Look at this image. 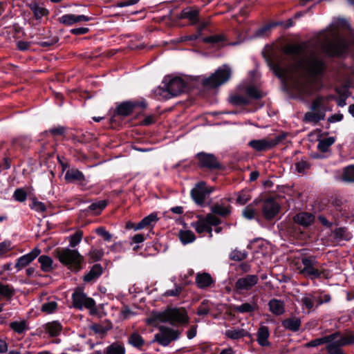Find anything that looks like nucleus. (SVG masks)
Listing matches in <instances>:
<instances>
[{"instance_id":"nucleus-26","label":"nucleus","mask_w":354,"mask_h":354,"mask_svg":"<svg viewBox=\"0 0 354 354\" xmlns=\"http://www.w3.org/2000/svg\"><path fill=\"white\" fill-rule=\"evenodd\" d=\"M268 306L271 313L275 315H281L285 312L284 303L279 299H271L268 303Z\"/></svg>"},{"instance_id":"nucleus-30","label":"nucleus","mask_w":354,"mask_h":354,"mask_svg":"<svg viewBox=\"0 0 354 354\" xmlns=\"http://www.w3.org/2000/svg\"><path fill=\"white\" fill-rule=\"evenodd\" d=\"M15 293V288L9 284H5L0 281V298L6 300L10 299Z\"/></svg>"},{"instance_id":"nucleus-40","label":"nucleus","mask_w":354,"mask_h":354,"mask_svg":"<svg viewBox=\"0 0 354 354\" xmlns=\"http://www.w3.org/2000/svg\"><path fill=\"white\" fill-rule=\"evenodd\" d=\"M342 179L345 182H354V165H349L344 169Z\"/></svg>"},{"instance_id":"nucleus-3","label":"nucleus","mask_w":354,"mask_h":354,"mask_svg":"<svg viewBox=\"0 0 354 354\" xmlns=\"http://www.w3.org/2000/svg\"><path fill=\"white\" fill-rule=\"evenodd\" d=\"M156 320L168 322L172 326H180L188 323L189 317L183 308H169L155 315Z\"/></svg>"},{"instance_id":"nucleus-44","label":"nucleus","mask_w":354,"mask_h":354,"mask_svg":"<svg viewBox=\"0 0 354 354\" xmlns=\"http://www.w3.org/2000/svg\"><path fill=\"white\" fill-rule=\"evenodd\" d=\"M245 93L248 98L260 99L263 96L261 92L253 86H248L245 89Z\"/></svg>"},{"instance_id":"nucleus-35","label":"nucleus","mask_w":354,"mask_h":354,"mask_svg":"<svg viewBox=\"0 0 354 354\" xmlns=\"http://www.w3.org/2000/svg\"><path fill=\"white\" fill-rule=\"evenodd\" d=\"M45 329L50 336L55 337L59 335L62 326L57 322H49L46 324Z\"/></svg>"},{"instance_id":"nucleus-37","label":"nucleus","mask_w":354,"mask_h":354,"mask_svg":"<svg viewBox=\"0 0 354 354\" xmlns=\"http://www.w3.org/2000/svg\"><path fill=\"white\" fill-rule=\"evenodd\" d=\"M211 211L214 214L225 216L230 213V207L222 204H214L211 207Z\"/></svg>"},{"instance_id":"nucleus-59","label":"nucleus","mask_w":354,"mask_h":354,"mask_svg":"<svg viewBox=\"0 0 354 354\" xmlns=\"http://www.w3.org/2000/svg\"><path fill=\"white\" fill-rule=\"evenodd\" d=\"M182 289L183 288L180 286L175 285V288L174 289L167 290L165 292L163 295L165 297H177L182 292Z\"/></svg>"},{"instance_id":"nucleus-9","label":"nucleus","mask_w":354,"mask_h":354,"mask_svg":"<svg viewBox=\"0 0 354 354\" xmlns=\"http://www.w3.org/2000/svg\"><path fill=\"white\" fill-rule=\"evenodd\" d=\"M196 158L200 167L209 170L220 169L223 167L214 154L200 152L196 154Z\"/></svg>"},{"instance_id":"nucleus-28","label":"nucleus","mask_w":354,"mask_h":354,"mask_svg":"<svg viewBox=\"0 0 354 354\" xmlns=\"http://www.w3.org/2000/svg\"><path fill=\"white\" fill-rule=\"evenodd\" d=\"M102 274V267L100 264H95L91 270L84 275V281L91 282L97 279Z\"/></svg>"},{"instance_id":"nucleus-39","label":"nucleus","mask_w":354,"mask_h":354,"mask_svg":"<svg viewBox=\"0 0 354 354\" xmlns=\"http://www.w3.org/2000/svg\"><path fill=\"white\" fill-rule=\"evenodd\" d=\"M158 220L157 215L155 214H151L149 216L145 217L142 219L136 225L135 230H140L147 226L151 225L152 222L156 221Z\"/></svg>"},{"instance_id":"nucleus-4","label":"nucleus","mask_w":354,"mask_h":354,"mask_svg":"<svg viewBox=\"0 0 354 354\" xmlns=\"http://www.w3.org/2000/svg\"><path fill=\"white\" fill-rule=\"evenodd\" d=\"M57 257L59 261L66 266L71 270L78 272L82 269V263L84 261V257L77 250L69 248L62 249L57 251Z\"/></svg>"},{"instance_id":"nucleus-46","label":"nucleus","mask_w":354,"mask_h":354,"mask_svg":"<svg viewBox=\"0 0 354 354\" xmlns=\"http://www.w3.org/2000/svg\"><path fill=\"white\" fill-rule=\"evenodd\" d=\"M251 199L249 191L242 190L238 193L236 203L240 205H244Z\"/></svg>"},{"instance_id":"nucleus-63","label":"nucleus","mask_w":354,"mask_h":354,"mask_svg":"<svg viewBox=\"0 0 354 354\" xmlns=\"http://www.w3.org/2000/svg\"><path fill=\"white\" fill-rule=\"evenodd\" d=\"M295 167L298 173H304L309 167V165L306 161L301 160L296 163Z\"/></svg>"},{"instance_id":"nucleus-23","label":"nucleus","mask_w":354,"mask_h":354,"mask_svg":"<svg viewBox=\"0 0 354 354\" xmlns=\"http://www.w3.org/2000/svg\"><path fill=\"white\" fill-rule=\"evenodd\" d=\"M128 343L133 347L142 350L145 345V340L139 333L133 332L129 335Z\"/></svg>"},{"instance_id":"nucleus-16","label":"nucleus","mask_w":354,"mask_h":354,"mask_svg":"<svg viewBox=\"0 0 354 354\" xmlns=\"http://www.w3.org/2000/svg\"><path fill=\"white\" fill-rule=\"evenodd\" d=\"M137 106H140L145 108L146 106V103L145 102H142L140 103L133 102H124L118 106L117 113L121 116H128L131 114L133 109Z\"/></svg>"},{"instance_id":"nucleus-29","label":"nucleus","mask_w":354,"mask_h":354,"mask_svg":"<svg viewBox=\"0 0 354 354\" xmlns=\"http://www.w3.org/2000/svg\"><path fill=\"white\" fill-rule=\"evenodd\" d=\"M224 335L227 338L236 340L248 335V332L243 328H232L226 330Z\"/></svg>"},{"instance_id":"nucleus-18","label":"nucleus","mask_w":354,"mask_h":354,"mask_svg":"<svg viewBox=\"0 0 354 354\" xmlns=\"http://www.w3.org/2000/svg\"><path fill=\"white\" fill-rule=\"evenodd\" d=\"M328 132L322 133L317 137V149L319 151L325 153L328 151L330 147L335 142L336 138L330 136L328 138H322L323 136H327Z\"/></svg>"},{"instance_id":"nucleus-11","label":"nucleus","mask_w":354,"mask_h":354,"mask_svg":"<svg viewBox=\"0 0 354 354\" xmlns=\"http://www.w3.org/2000/svg\"><path fill=\"white\" fill-rule=\"evenodd\" d=\"M73 306L78 309L83 307L92 309L95 306L93 299L88 297L86 295L82 290H75L72 295Z\"/></svg>"},{"instance_id":"nucleus-48","label":"nucleus","mask_w":354,"mask_h":354,"mask_svg":"<svg viewBox=\"0 0 354 354\" xmlns=\"http://www.w3.org/2000/svg\"><path fill=\"white\" fill-rule=\"evenodd\" d=\"M206 225L207 222L205 221V220L201 219L196 222L192 223L191 226L195 229L196 232H198V234H201L205 232V230H207Z\"/></svg>"},{"instance_id":"nucleus-24","label":"nucleus","mask_w":354,"mask_h":354,"mask_svg":"<svg viewBox=\"0 0 354 354\" xmlns=\"http://www.w3.org/2000/svg\"><path fill=\"white\" fill-rule=\"evenodd\" d=\"M28 6L37 20L49 14V11L46 8L35 1L30 3Z\"/></svg>"},{"instance_id":"nucleus-50","label":"nucleus","mask_w":354,"mask_h":354,"mask_svg":"<svg viewBox=\"0 0 354 354\" xmlns=\"http://www.w3.org/2000/svg\"><path fill=\"white\" fill-rule=\"evenodd\" d=\"M341 344L342 343H340L338 339L328 344V346H326V349L328 354H333L342 351L341 347L343 346V345H342Z\"/></svg>"},{"instance_id":"nucleus-57","label":"nucleus","mask_w":354,"mask_h":354,"mask_svg":"<svg viewBox=\"0 0 354 354\" xmlns=\"http://www.w3.org/2000/svg\"><path fill=\"white\" fill-rule=\"evenodd\" d=\"M104 250L102 249L91 248L89 252V257L93 261H99L104 256Z\"/></svg>"},{"instance_id":"nucleus-51","label":"nucleus","mask_w":354,"mask_h":354,"mask_svg":"<svg viewBox=\"0 0 354 354\" xmlns=\"http://www.w3.org/2000/svg\"><path fill=\"white\" fill-rule=\"evenodd\" d=\"M247 257V252L244 251H240L238 250H233L230 254V258L233 261H241Z\"/></svg>"},{"instance_id":"nucleus-12","label":"nucleus","mask_w":354,"mask_h":354,"mask_svg":"<svg viewBox=\"0 0 354 354\" xmlns=\"http://www.w3.org/2000/svg\"><path fill=\"white\" fill-rule=\"evenodd\" d=\"M163 83L165 91L172 97L182 93L186 87V83L180 77H174L168 82L165 78Z\"/></svg>"},{"instance_id":"nucleus-5","label":"nucleus","mask_w":354,"mask_h":354,"mask_svg":"<svg viewBox=\"0 0 354 354\" xmlns=\"http://www.w3.org/2000/svg\"><path fill=\"white\" fill-rule=\"evenodd\" d=\"M232 70L227 65H223L219 67L209 77L203 81V84L212 88L220 86L226 83L231 77Z\"/></svg>"},{"instance_id":"nucleus-41","label":"nucleus","mask_w":354,"mask_h":354,"mask_svg":"<svg viewBox=\"0 0 354 354\" xmlns=\"http://www.w3.org/2000/svg\"><path fill=\"white\" fill-rule=\"evenodd\" d=\"M105 354H125V348L123 346L113 343L109 346L104 352Z\"/></svg>"},{"instance_id":"nucleus-10","label":"nucleus","mask_w":354,"mask_h":354,"mask_svg":"<svg viewBox=\"0 0 354 354\" xmlns=\"http://www.w3.org/2000/svg\"><path fill=\"white\" fill-rule=\"evenodd\" d=\"M213 191L212 187H207L203 181L199 182L191 190V196L196 203L203 205L207 195Z\"/></svg>"},{"instance_id":"nucleus-43","label":"nucleus","mask_w":354,"mask_h":354,"mask_svg":"<svg viewBox=\"0 0 354 354\" xmlns=\"http://www.w3.org/2000/svg\"><path fill=\"white\" fill-rule=\"evenodd\" d=\"M107 205V202L105 200L98 201L91 204L88 209L93 211L95 214H100L102 209H104Z\"/></svg>"},{"instance_id":"nucleus-17","label":"nucleus","mask_w":354,"mask_h":354,"mask_svg":"<svg viewBox=\"0 0 354 354\" xmlns=\"http://www.w3.org/2000/svg\"><path fill=\"white\" fill-rule=\"evenodd\" d=\"M91 19V18L84 15L66 14L59 17V21L64 25L71 26L81 21H88Z\"/></svg>"},{"instance_id":"nucleus-52","label":"nucleus","mask_w":354,"mask_h":354,"mask_svg":"<svg viewBox=\"0 0 354 354\" xmlns=\"http://www.w3.org/2000/svg\"><path fill=\"white\" fill-rule=\"evenodd\" d=\"M83 236V232L80 230L77 231L74 234H73L70 238V245L72 248H75L76 245H77Z\"/></svg>"},{"instance_id":"nucleus-36","label":"nucleus","mask_w":354,"mask_h":354,"mask_svg":"<svg viewBox=\"0 0 354 354\" xmlns=\"http://www.w3.org/2000/svg\"><path fill=\"white\" fill-rule=\"evenodd\" d=\"M257 308L256 304L244 303L239 306H234L233 310L239 313H252Z\"/></svg>"},{"instance_id":"nucleus-1","label":"nucleus","mask_w":354,"mask_h":354,"mask_svg":"<svg viewBox=\"0 0 354 354\" xmlns=\"http://www.w3.org/2000/svg\"><path fill=\"white\" fill-rule=\"evenodd\" d=\"M307 47L306 43L288 44L284 47L283 52L286 55H291L297 59H301L297 64L283 66L271 58L267 59L268 64L275 75L285 81L293 80L295 73L300 67L313 78L321 76L326 68L325 62L314 54L307 57Z\"/></svg>"},{"instance_id":"nucleus-25","label":"nucleus","mask_w":354,"mask_h":354,"mask_svg":"<svg viewBox=\"0 0 354 354\" xmlns=\"http://www.w3.org/2000/svg\"><path fill=\"white\" fill-rule=\"evenodd\" d=\"M257 342L261 346H268L270 345L268 337L270 336L269 329L266 326H261L257 331Z\"/></svg>"},{"instance_id":"nucleus-6","label":"nucleus","mask_w":354,"mask_h":354,"mask_svg":"<svg viewBox=\"0 0 354 354\" xmlns=\"http://www.w3.org/2000/svg\"><path fill=\"white\" fill-rule=\"evenodd\" d=\"M333 41H327L322 44V49L328 56H339L344 54L348 48V42L339 35H333Z\"/></svg>"},{"instance_id":"nucleus-62","label":"nucleus","mask_w":354,"mask_h":354,"mask_svg":"<svg viewBox=\"0 0 354 354\" xmlns=\"http://www.w3.org/2000/svg\"><path fill=\"white\" fill-rule=\"evenodd\" d=\"M205 220L207 222V223L211 225L216 226L221 223L220 218H218L216 216L212 214H208L206 216Z\"/></svg>"},{"instance_id":"nucleus-58","label":"nucleus","mask_w":354,"mask_h":354,"mask_svg":"<svg viewBox=\"0 0 354 354\" xmlns=\"http://www.w3.org/2000/svg\"><path fill=\"white\" fill-rule=\"evenodd\" d=\"M257 215V212L254 209H253L251 205H248L243 210V216L249 220H252L255 218V216Z\"/></svg>"},{"instance_id":"nucleus-15","label":"nucleus","mask_w":354,"mask_h":354,"mask_svg":"<svg viewBox=\"0 0 354 354\" xmlns=\"http://www.w3.org/2000/svg\"><path fill=\"white\" fill-rule=\"evenodd\" d=\"M40 254V250L37 248H34L29 253L20 257L15 264V268L18 270H21L27 266L34 259H35Z\"/></svg>"},{"instance_id":"nucleus-64","label":"nucleus","mask_w":354,"mask_h":354,"mask_svg":"<svg viewBox=\"0 0 354 354\" xmlns=\"http://www.w3.org/2000/svg\"><path fill=\"white\" fill-rule=\"evenodd\" d=\"M338 340L343 346L354 344V335H348L346 337H340Z\"/></svg>"},{"instance_id":"nucleus-14","label":"nucleus","mask_w":354,"mask_h":354,"mask_svg":"<svg viewBox=\"0 0 354 354\" xmlns=\"http://www.w3.org/2000/svg\"><path fill=\"white\" fill-rule=\"evenodd\" d=\"M259 281V277L256 274H248L239 278L235 283V288L238 290H250Z\"/></svg>"},{"instance_id":"nucleus-56","label":"nucleus","mask_w":354,"mask_h":354,"mask_svg":"<svg viewBox=\"0 0 354 354\" xmlns=\"http://www.w3.org/2000/svg\"><path fill=\"white\" fill-rule=\"evenodd\" d=\"M315 297L311 295H308L301 299V304L307 309L310 310L314 306Z\"/></svg>"},{"instance_id":"nucleus-32","label":"nucleus","mask_w":354,"mask_h":354,"mask_svg":"<svg viewBox=\"0 0 354 354\" xmlns=\"http://www.w3.org/2000/svg\"><path fill=\"white\" fill-rule=\"evenodd\" d=\"M180 242L183 245H187L194 242L196 239L195 234L191 230H180L178 235Z\"/></svg>"},{"instance_id":"nucleus-22","label":"nucleus","mask_w":354,"mask_h":354,"mask_svg":"<svg viewBox=\"0 0 354 354\" xmlns=\"http://www.w3.org/2000/svg\"><path fill=\"white\" fill-rule=\"evenodd\" d=\"M213 282L211 275L207 272L198 273L196 276V283L199 288H208Z\"/></svg>"},{"instance_id":"nucleus-8","label":"nucleus","mask_w":354,"mask_h":354,"mask_svg":"<svg viewBox=\"0 0 354 354\" xmlns=\"http://www.w3.org/2000/svg\"><path fill=\"white\" fill-rule=\"evenodd\" d=\"M284 138V135H279L274 138H266L260 140H252L249 142L248 145L257 151H263L277 145Z\"/></svg>"},{"instance_id":"nucleus-7","label":"nucleus","mask_w":354,"mask_h":354,"mask_svg":"<svg viewBox=\"0 0 354 354\" xmlns=\"http://www.w3.org/2000/svg\"><path fill=\"white\" fill-rule=\"evenodd\" d=\"M158 329L159 332L155 335L153 342H157L163 346H168L172 341L178 339L180 337V332L171 328L160 326Z\"/></svg>"},{"instance_id":"nucleus-47","label":"nucleus","mask_w":354,"mask_h":354,"mask_svg":"<svg viewBox=\"0 0 354 354\" xmlns=\"http://www.w3.org/2000/svg\"><path fill=\"white\" fill-rule=\"evenodd\" d=\"M57 307V302L54 301H48L42 304L41 311L46 314H50L55 311Z\"/></svg>"},{"instance_id":"nucleus-27","label":"nucleus","mask_w":354,"mask_h":354,"mask_svg":"<svg viewBox=\"0 0 354 354\" xmlns=\"http://www.w3.org/2000/svg\"><path fill=\"white\" fill-rule=\"evenodd\" d=\"M301 324L300 319L296 317L286 319L282 322V326L285 328L293 332H297L299 330Z\"/></svg>"},{"instance_id":"nucleus-33","label":"nucleus","mask_w":354,"mask_h":354,"mask_svg":"<svg viewBox=\"0 0 354 354\" xmlns=\"http://www.w3.org/2000/svg\"><path fill=\"white\" fill-rule=\"evenodd\" d=\"M65 179L68 182L84 181V176L80 171L77 169H69L65 174Z\"/></svg>"},{"instance_id":"nucleus-20","label":"nucleus","mask_w":354,"mask_h":354,"mask_svg":"<svg viewBox=\"0 0 354 354\" xmlns=\"http://www.w3.org/2000/svg\"><path fill=\"white\" fill-rule=\"evenodd\" d=\"M293 220L303 227H308L313 223L315 216L309 212H299L294 216Z\"/></svg>"},{"instance_id":"nucleus-13","label":"nucleus","mask_w":354,"mask_h":354,"mask_svg":"<svg viewBox=\"0 0 354 354\" xmlns=\"http://www.w3.org/2000/svg\"><path fill=\"white\" fill-rule=\"evenodd\" d=\"M280 209L279 204L272 198L265 200L262 205V213L267 220L273 218Z\"/></svg>"},{"instance_id":"nucleus-53","label":"nucleus","mask_w":354,"mask_h":354,"mask_svg":"<svg viewBox=\"0 0 354 354\" xmlns=\"http://www.w3.org/2000/svg\"><path fill=\"white\" fill-rule=\"evenodd\" d=\"M13 198L19 202H24L27 198V192L22 188L17 189L14 194Z\"/></svg>"},{"instance_id":"nucleus-55","label":"nucleus","mask_w":354,"mask_h":354,"mask_svg":"<svg viewBox=\"0 0 354 354\" xmlns=\"http://www.w3.org/2000/svg\"><path fill=\"white\" fill-rule=\"evenodd\" d=\"M211 308L208 305L207 301H203L197 309V315L199 316H205L209 313Z\"/></svg>"},{"instance_id":"nucleus-19","label":"nucleus","mask_w":354,"mask_h":354,"mask_svg":"<svg viewBox=\"0 0 354 354\" xmlns=\"http://www.w3.org/2000/svg\"><path fill=\"white\" fill-rule=\"evenodd\" d=\"M325 110L310 111L305 113L304 121L307 123L317 124L325 118Z\"/></svg>"},{"instance_id":"nucleus-42","label":"nucleus","mask_w":354,"mask_h":354,"mask_svg":"<svg viewBox=\"0 0 354 354\" xmlns=\"http://www.w3.org/2000/svg\"><path fill=\"white\" fill-rule=\"evenodd\" d=\"M10 327L16 333L19 334L23 333L28 330L26 323L25 321L13 322L10 324Z\"/></svg>"},{"instance_id":"nucleus-2","label":"nucleus","mask_w":354,"mask_h":354,"mask_svg":"<svg viewBox=\"0 0 354 354\" xmlns=\"http://www.w3.org/2000/svg\"><path fill=\"white\" fill-rule=\"evenodd\" d=\"M301 263L302 267H298L297 270L299 274L306 277H309L311 279L321 277L329 279L332 276L331 271L323 268L322 266L319 264L316 258L313 256L303 257Z\"/></svg>"},{"instance_id":"nucleus-61","label":"nucleus","mask_w":354,"mask_h":354,"mask_svg":"<svg viewBox=\"0 0 354 354\" xmlns=\"http://www.w3.org/2000/svg\"><path fill=\"white\" fill-rule=\"evenodd\" d=\"M95 232L102 236L105 241H109L112 238V235L106 230L104 227H100L95 229Z\"/></svg>"},{"instance_id":"nucleus-45","label":"nucleus","mask_w":354,"mask_h":354,"mask_svg":"<svg viewBox=\"0 0 354 354\" xmlns=\"http://www.w3.org/2000/svg\"><path fill=\"white\" fill-rule=\"evenodd\" d=\"M334 233L336 239L342 240H348L351 239V234L345 227L337 228Z\"/></svg>"},{"instance_id":"nucleus-54","label":"nucleus","mask_w":354,"mask_h":354,"mask_svg":"<svg viewBox=\"0 0 354 354\" xmlns=\"http://www.w3.org/2000/svg\"><path fill=\"white\" fill-rule=\"evenodd\" d=\"M325 100V97L322 96L317 97L313 102L310 106L312 111L324 110L322 109L323 102Z\"/></svg>"},{"instance_id":"nucleus-31","label":"nucleus","mask_w":354,"mask_h":354,"mask_svg":"<svg viewBox=\"0 0 354 354\" xmlns=\"http://www.w3.org/2000/svg\"><path fill=\"white\" fill-rule=\"evenodd\" d=\"M295 88L301 94H311L316 91L313 86L312 83L308 81L305 82H297L295 84Z\"/></svg>"},{"instance_id":"nucleus-21","label":"nucleus","mask_w":354,"mask_h":354,"mask_svg":"<svg viewBox=\"0 0 354 354\" xmlns=\"http://www.w3.org/2000/svg\"><path fill=\"white\" fill-rule=\"evenodd\" d=\"M180 17L187 19L191 24H196L199 21V10L187 8L181 11Z\"/></svg>"},{"instance_id":"nucleus-60","label":"nucleus","mask_w":354,"mask_h":354,"mask_svg":"<svg viewBox=\"0 0 354 354\" xmlns=\"http://www.w3.org/2000/svg\"><path fill=\"white\" fill-rule=\"evenodd\" d=\"M30 207L32 209L39 212H44L46 209L44 203L37 201H33L32 203L30 205Z\"/></svg>"},{"instance_id":"nucleus-38","label":"nucleus","mask_w":354,"mask_h":354,"mask_svg":"<svg viewBox=\"0 0 354 354\" xmlns=\"http://www.w3.org/2000/svg\"><path fill=\"white\" fill-rule=\"evenodd\" d=\"M229 102L234 106H243L250 104V101L248 97L241 95H233L230 97Z\"/></svg>"},{"instance_id":"nucleus-49","label":"nucleus","mask_w":354,"mask_h":354,"mask_svg":"<svg viewBox=\"0 0 354 354\" xmlns=\"http://www.w3.org/2000/svg\"><path fill=\"white\" fill-rule=\"evenodd\" d=\"M225 40V37L223 35H215L209 37H206L203 39V41L205 43L209 44H218L220 42L224 41Z\"/></svg>"},{"instance_id":"nucleus-34","label":"nucleus","mask_w":354,"mask_h":354,"mask_svg":"<svg viewBox=\"0 0 354 354\" xmlns=\"http://www.w3.org/2000/svg\"><path fill=\"white\" fill-rule=\"evenodd\" d=\"M38 261L40 263L41 270L43 272H48L53 270V259L46 255H41L39 257Z\"/></svg>"}]
</instances>
